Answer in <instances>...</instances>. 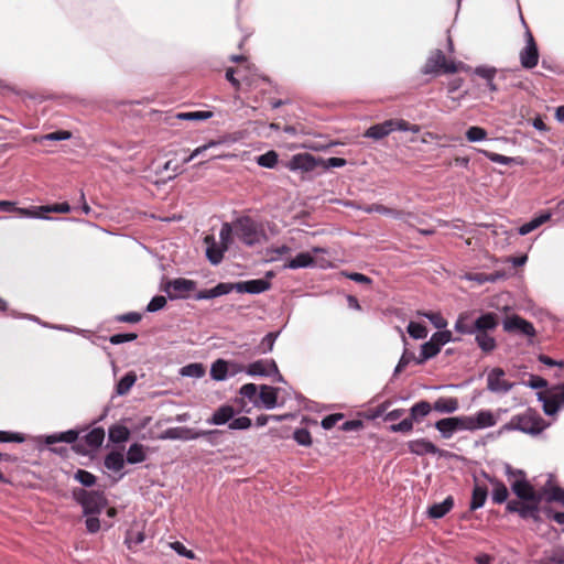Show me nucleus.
<instances>
[{
  "mask_svg": "<svg viewBox=\"0 0 564 564\" xmlns=\"http://www.w3.org/2000/svg\"><path fill=\"white\" fill-rule=\"evenodd\" d=\"M549 426L547 423L533 410H527L522 414L513 415L510 421L503 424L498 434L501 435L510 431H520L525 434H540Z\"/></svg>",
  "mask_w": 564,
  "mask_h": 564,
  "instance_id": "1",
  "label": "nucleus"
},
{
  "mask_svg": "<svg viewBox=\"0 0 564 564\" xmlns=\"http://www.w3.org/2000/svg\"><path fill=\"white\" fill-rule=\"evenodd\" d=\"M505 474L513 494L521 501H535V499H541V490H536L534 486L527 480L522 470L513 469L510 465H506Z\"/></svg>",
  "mask_w": 564,
  "mask_h": 564,
  "instance_id": "2",
  "label": "nucleus"
},
{
  "mask_svg": "<svg viewBox=\"0 0 564 564\" xmlns=\"http://www.w3.org/2000/svg\"><path fill=\"white\" fill-rule=\"evenodd\" d=\"M328 251L322 247H314L311 251L300 252L291 258L285 264V269H303V268H328L330 261L327 258Z\"/></svg>",
  "mask_w": 564,
  "mask_h": 564,
  "instance_id": "3",
  "label": "nucleus"
},
{
  "mask_svg": "<svg viewBox=\"0 0 564 564\" xmlns=\"http://www.w3.org/2000/svg\"><path fill=\"white\" fill-rule=\"evenodd\" d=\"M235 236L243 243L252 246L265 239L262 226L250 217H240L234 221Z\"/></svg>",
  "mask_w": 564,
  "mask_h": 564,
  "instance_id": "4",
  "label": "nucleus"
},
{
  "mask_svg": "<svg viewBox=\"0 0 564 564\" xmlns=\"http://www.w3.org/2000/svg\"><path fill=\"white\" fill-rule=\"evenodd\" d=\"M460 67L463 68L462 64L457 65L454 62H448L444 53L440 50H436L427 58L423 72L425 74L437 73L438 70H443L445 73H456Z\"/></svg>",
  "mask_w": 564,
  "mask_h": 564,
  "instance_id": "5",
  "label": "nucleus"
},
{
  "mask_svg": "<svg viewBox=\"0 0 564 564\" xmlns=\"http://www.w3.org/2000/svg\"><path fill=\"white\" fill-rule=\"evenodd\" d=\"M195 290L196 282L184 278L171 280L164 288V291L171 300L186 299Z\"/></svg>",
  "mask_w": 564,
  "mask_h": 564,
  "instance_id": "6",
  "label": "nucleus"
},
{
  "mask_svg": "<svg viewBox=\"0 0 564 564\" xmlns=\"http://www.w3.org/2000/svg\"><path fill=\"white\" fill-rule=\"evenodd\" d=\"M79 502L83 506L85 516L97 514L107 505L105 496L98 491H83Z\"/></svg>",
  "mask_w": 564,
  "mask_h": 564,
  "instance_id": "7",
  "label": "nucleus"
},
{
  "mask_svg": "<svg viewBox=\"0 0 564 564\" xmlns=\"http://www.w3.org/2000/svg\"><path fill=\"white\" fill-rule=\"evenodd\" d=\"M506 373L501 368H494L487 373V389L494 393H507L513 387V383L508 381Z\"/></svg>",
  "mask_w": 564,
  "mask_h": 564,
  "instance_id": "8",
  "label": "nucleus"
},
{
  "mask_svg": "<svg viewBox=\"0 0 564 564\" xmlns=\"http://www.w3.org/2000/svg\"><path fill=\"white\" fill-rule=\"evenodd\" d=\"M319 165V160L310 153H299L293 155L285 164L286 169L292 172H312Z\"/></svg>",
  "mask_w": 564,
  "mask_h": 564,
  "instance_id": "9",
  "label": "nucleus"
},
{
  "mask_svg": "<svg viewBox=\"0 0 564 564\" xmlns=\"http://www.w3.org/2000/svg\"><path fill=\"white\" fill-rule=\"evenodd\" d=\"M525 46L520 52V63L522 67L530 69L538 65L539 51L536 43L533 39V35L531 34L529 29H527L525 31Z\"/></svg>",
  "mask_w": 564,
  "mask_h": 564,
  "instance_id": "10",
  "label": "nucleus"
},
{
  "mask_svg": "<svg viewBox=\"0 0 564 564\" xmlns=\"http://www.w3.org/2000/svg\"><path fill=\"white\" fill-rule=\"evenodd\" d=\"M278 392L279 389L262 384L259 388V398L254 402V408L272 410L278 405Z\"/></svg>",
  "mask_w": 564,
  "mask_h": 564,
  "instance_id": "11",
  "label": "nucleus"
},
{
  "mask_svg": "<svg viewBox=\"0 0 564 564\" xmlns=\"http://www.w3.org/2000/svg\"><path fill=\"white\" fill-rule=\"evenodd\" d=\"M245 371L250 377H270L276 372V364L273 359H260L249 364Z\"/></svg>",
  "mask_w": 564,
  "mask_h": 564,
  "instance_id": "12",
  "label": "nucleus"
},
{
  "mask_svg": "<svg viewBox=\"0 0 564 564\" xmlns=\"http://www.w3.org/2000/svg\"><path fill=\"white\" fill-rule=\"evenodd\" d=\"M503 329L506 332L521 333L527 336L534 335L533 325L518 315L507 316L503 321Z\"/></svg>",
  "mask_w": 564,
  "mask_h": 564,
  "instance_id": "13",
  "label": "nucleus"
},
{
  "mask_svg": "<svg viewBox=\"0 0 564 564\" xmlns=\"http://www.w3.org/2000/svg\"><path fill=\"white\" fill-rule=\"evenodd\" d=\"M235 415L236 410L234 409L232 405L223 404L221 406L215 410L213 415L207 420V423L213 425H229Z\"/></svg>",
  "mask_w": 564,
  "mask_h": 564,
  "instance_id": "14",
  "label": "nucleus"
},
{
  "mask_svg": "<svg viewBox=\"0 0 564 564\" xmlns=\"http://www.w3.org/2000/svg\"><path fill=\"white\" fill-rule=\"evenodd\" d=\"M473 431L482 430L496 425L498 417L489 410H480L470 415Z\"/></svg>",
  "mask_w": 564,
  "mask_h": 564,
  "instance_id": "15",
  "label": "nucleus"
},
{
  "mask_svg": "<svg viewBox=\"0 0 564 564\" xmlns=\"http://www.w3.org/2000/svg\"><path fill=\"white\" fill-rule=\"evenodd\" d=\"M270 288V282L264 279L249 280L236 283V291L239 293L259 294Z\"/></svg>",
  "mask_w": 564,
  "mask_h": 564,
  "instance_id": "16",
  "label": "nucleus"
},
{
  "mask_svg": "<svg viewBox=\"0 0 564 564\" xmlns=\"http://www.w3.org/2000/svg\"><path fill=\"white\" fill-rule=\"evenodd\" d=\"M408 447L412 454H415L419 456L426 455V454H432V455L441 454V451L432 442L427 441L426 438H417V440L410 441L408 443Z\"/></svg>",
  "mask_w": 564,
  "mask_h": 564,
  "instance_id": "17",
  "label": "nucleus"
},
{
  "mask_svg": "<svg viewBox=\"0 0 564 564\" xmlns=\"http://www.w3.org/2000/svg\"><path fill=\"white\" fill-rule=\"evenodd\" d=\"M489 484L491 485V499L495 503H503L508 500L509 491L506 485L495 477L485 475Z\"/></svg>",
  "mask_w": 564,
  "mask_h": 564,
  "instance_id": "18",
  "label": "nucleus"
},
{
  "mask_svg": "<svg viewBox=\"0 0 564 564\" xmlns=\"http://www.w3.org/2000/svg\"><path fill=\"white\" fill-rule=\"evenodd\" d=\"M206 245V256L213 264H218L223 260L226 251L220 245H217L214 236H206L204 239Z\"/></svg>",
  "mask_w": 564,
  "mask_h": 564,
  "instance_id": "19",
  "label": "nucleus"
},
{
  "mask_svg": "<svg viewBox=\"0 0 564 564\" xmlns=\"http://www.w3.org/2000/svg\"><path fill=\"white\" fill-rule=\"evenodd\" d=\"M498 316L494 313H485L474 321V330L491 332L498 326Z\"/></svg>",
  "mask_w": 564,
  "mask_h": 564,
  "instance_id": "20",
  "label": "nucleus"
},
{
  "mask_svg": "<svg viewBox=\"0 0 564 564\" xmlns=\"http://www.w3.org/2000/svg\"><path fill=\"white\" fill-rule=\"evenodd\" d=\"M234 366H236L235 362L217 359L210 367V377L216 381H223L227 379L230 367Z\"/></svg>",
  "mask_w": 564,
  "mask_h": 564,
  "instance_id": "21",
  "label": "nucleus"
},
{
  "mask_svg": "<svg viewBox=\"0 0 564 564\" xmlns=\"http://www.w3.org/2000/svg\"><path fill=\"white\" fill-rule=\"evenodd\" d=\"M458 408L459 402L456 398L453 397L438 398L433 404V410L444 414L454 413L458 410Z\"/></svg>",
  "mask_w": 564,
  "mask_h": 564,
  "instance_id": "22",
  "label": "nucleus"
},
{
  "mask_svg": "<svg viewBox=\"0 0 564 564\" xmlns=\"http://www.w3.org/2000/svg\"><path fill=\"white\" fill-rule=\"evenodd\" d=\"M473 335H475V340L478 347L484 352H491L496 349L497 343L494 336H491L490 332H478L474 330Z\"/></svg>",
  "mask_w": 564,
  "mask_h": 564,
  "instance_id": "23",
  "label": "nucleus"
},
{
  "mask_svg": "<svg viewBox=\"0 0 564 564\" xmlns=\"http://www.w3.org/2000/svg\"><path fill=\"white\" fill-rule=\"evenodd\" d=\"M0 210L1 212H17L20 216L26 218H44L42 215L37 213L36 209L33 208H20L14 207V204L9 200H0ZM50 219L48 217H45Z\"/></svg>",
  "mask_w": 564,
  "mask_h": 564,
  "instance_id": "24",
  "label": "nucleus"
},
{
  "mask_svg": "<svg viewBox=\"0 0 564 564\" xmlns=\"http://www.w3.org/2000/svg\"><path fill=\"white\" fill-rule=\"evenodd\" d=\"M392 120H387L382 123L371 126L366 132V138H371L375 140H380L392 132Z\"/></svg>",
  "mask_w": 564,
  "mask_h": 564,
  "instance_id": "25",
  "label": "nucleus"
},
{
  "mask_svg": "<svg viewBox=\"0 0 564 564\" xmlns=\"http://www.w3.org/2000/svg\"><path fill=\"white\" fill-rule=\"evenodd\" d=\"M546 496L547 501H555L564 505V489L553 485L549 479L547 484L541 489V497Z\"/></svg>",
  "mask_w": 564,
  "mask_h": 564,
  "instance_id": "26",
  "label": "nucleus"
},
{
  "mask_svg": "<svg viewBox=\"0 0 564 564\" xmlns=\"http://www.w3.org/2000/svg\"><path fill=\"white\" fill-rule=\"evenodd\" d=\"M454 506V500L452 497H447L444 501L440 503H435L432 507H430L427 513L433 519H441L443 518L447 512L451 511V509Z\"/></svg>",
  "mask_w": 564,
  "mask_h": 564,
  "instance_id": "27",
  "label": "nucleus"
},
{
  "mask_svg": "<svg viewBox=\"0 0 564 564\" xmlns=\"http://www.w3.org/2000/svg\"><path fill=\"white\" fill-rule=\"evenodd\" d=\"M541 499H535V501H521L520 508V517L523 519L532 518L533 520H539V506Z\"/></svg>",
  "mask_w": 564,
  "mask_h": 564,
  "instance_id": "28",
  "label": "nucleus"
},
{
  "mask_svg": "<svg viewBox=\"0 0 564 564\" xmlns=\"http://www.w3.org/2000/svg\"><path fill=\"white\" fill-rule=\"evenodd\" d=\"M550 218H551V214L550 213H544V214L533 218L529 223L522 225L519 228V234L521 236H525V235L530 234L531 231L535 230L536 228H539L544 223L549 221Z\"/></svg>",
  "mask_w": 564,
  "mask_h": 564,
  "instance_id": "29",
  "label": "nucleus"
},
{
  "mask_svg": "<svg viewBox=\"0 0 564 564\" xmlns=\"http://www.w3.org/2000/svg\"><path fill=\"white\" fill-rule=\"evenodd\" d=\"M441 351V348L436 346L431 339L421 346V351L416 358V364H423L426 360L435 357Z\"/></svg>",
  "mask_w": 564,
  "mask_h": 564,
  "instance_id": "30",
  "label": "nucleus"
},
{
  "mask_svg": "<svg viewBox=\"0 0 564 564\" xmlns=\"http://www.w3.org/2000/svg\"><path fill=\"white\" fill-rule=\"evenodd\" d=\"M105 466L112 471H120L124 467V457L120 452H111L105 458Z\"/></svg>",
  "mask_w": 564,
  "mask_h": 564,
  "instance_id": "31",
  "label": "nucleus"
},
{
  "mask_svg": "<svg viewBox=\"0 0 564 564\" xmlns=\"http://www.w3.org/2000/svg\"><path fill=\"white\" fill-rule=\"evenodd\" d=\"M145 448L143 445L134 443L129 447L127 453V462L129 464L142 463L143 460H145Z\"/></svg>",
  "mask_w": 564,
  "mask_h": 564,
  "instance_id": "32",
  "label": "nucleus"
},
{
  "mask_svg": "<svg viewBox=\"0 0 564 564\" xmlns=\"http://www.w3.org/2000/svg\"><path fill=\"white\" fill-rule=\"evenodd\" d=\"M487 495V488L477 484L473 490L470 509L476 510L481 508L486 502Z\"/></svg>",
  "mask_w": 564,
  "mask_h": 564,
  "instance_id": "33",
  "label": "nucleus"
},
{
  "mask_svg": "<svg viewBox=\"0 0 564 564\" xmlns=\"http://www.w3.org/2000/svg\"><path fill=\"white\" fill-rule=\"evenodd\" d=\"M137 381V375L133 371L126 373L117 383L116 392L119 395H124L133 387Z\"/></svg>",
  "mask_w": 564,
  "mask_h": 564,
  "instance_id": "34",
  "label": "nucleus"
},
{
  "mask_svg": "<svg viewBox=\"0 0 564 564\" xmlns=\"http://www.w3.org/2000/svg\"><path fill=\"white\" fill-rule=\"evenodd\" d=\"M433 406L426 401H420L410 409L411 419L419 421L421 417L429 415Z\"/></svg>",
  "mask_w": 564,
  "mask_h": 564,
  "instance_id": "35",
  "label": "nucleus"
},
{
  "mask_svg": "<svg viewBox=\"0 0 564 564\" xmlns=\"http://www.w3.org/2000/svg\"><path fill=\"white\" fill-rule=\"evenodd\" d=\"M454 327L455 330L460 334H473L474 322L470 321L469 313H462L458 316Z\"/></svg>",
  "mask_w": 564,
  "mask_h": 564,
  "instance_id": "36",
  "label": "nucleus"
},
{
  "mask_svg": "<svg viewBox=\"0 0 564 564\" xmlns=\"http://www.w3.org/2000/svg\"><path fill=\"white\" fill-rule=\"evenodd\" d=\"M129 436L130 431L123 425H113L109 429V440L113 443H123Z\"/></svg>",
  "mask_w": 564,
  "mask_h": 564,
  "instance_id": "37",
  "label": "nucleus"
},
{
  "mask_svg": "<svg viewBox=\"0 0 564 564\" xmlns=\"http://www.w3.org/2000/svg\"><path fill=\"white\" fill-rule=\"evenodd\" d=\"M77 438V432L69 430L63 433L48 435L45 437V443L51 445L55 444L57 442H64V443H73Z\"/></svg>",
  "mask_w": 564,
  "mask_h": 564,
  "instance_id": "38",
  "label": "nucleus"
},
{
  "mask_svg": "<svg viewBox=\"0 0 564 564\" xmlns=\"http://www.w3.org/2000/svg\"><path fill=\"white\" fill-rule=\"evenodd\" d=\"M232 235H235L234 223L232 224L225 223L221 226V229L219 232V238H220L219 245L225 250H227L230 247V245L232 243Z\"/></svg>",
  "mask_w": 564,
  "mask_h": 564,
  "instance_id": "39",
  "label": "nucleus"
},
{
  "mask_svg": "<svg viewBox=\"0 0 564 564\" xmlns=\"http://www.w3.org/2000/svg\"><path fill=\"white\" fill-rule=\"evenodd\" d=\"M185 433H188V431L181 429V427L167 429L160 436V438H162V440H176V438L191 440V438H196L199 435L198 433L193 434V435H186Z\"/></svg>",
  "mask_w": 564,
  "mask_h": 564,
  "instance_id": "40",
  "label": "nucleus"
},
{
  "mask_svg": "<svg viewBox=\"0 0 564 564\" xmlns=\"http://www.w3.org/2000/svg\"><path fill=\"white\" fill-rule=\"evenodd\" d=\"M180 373L183 377L202 378L205 375V368L202 364L194 362L182 367Z\"/></svg>",
  "mask_w": 564,
  "mask_h": 564,
  "instance_id": "41",
  "label": "nucleus"
},
{
  "mask_svg": "<svg viewBox=\"0 0 564 564\" xmlns=\"http://www.w3.org/2000/svg\"><path fill=\"white\" fill-rule=\"evenodd\" d=\"M435 429L444 438H451L455 434L452 417H445L435 423Z\"/></svg>",
  "mask_w": 564,
  "mask_h": 564,
  "instance_id": "42",
  "label": "nucleus"
},
{
  "mask_svg": "<svg viewBox=\"0 0 564 564\" xmlns=\"http://www.w3.org/2000/svg\"><path fill=\"white\" fill-rule=\"evenodd\" d=\"M86 443L93 447L97 448L99 447L105 438V431L101 427L93 429L87 435L85 436Z\"/></svg>",
  "mask_w": 564,
  "mask_h": 564,
  "instance_id": "43",
  "label": "nucleus"
},
{
  "mask_svg": "<svg viewBox=\"0 0 564 564\" xmlns=\"http://www.w3.org/2000/svg\"><path fill=\"white\" fill-rule=\"evenodd\" d=\"M539 401L543 404V411L546 415H555L560 408L556 405L555 400L552 398L551 394L545 397L542 392L538 393Z\"/></svg>",
  "mask_w": 564,
  "mask_h": 564,
  "instance_id": "44",
  "label": "nucleus"
},
{
  "mask_svg": "<svg viewBox=\"0 0 564 564\" xmlns=\"http://www.w3.org/2000/svg\"><path fill=\"white\" fill-rule=\"evenodd\" d=\"M239 394L242 399H248L254 405L259 398V389L254 383H246L239 389Z\"/></svg>",
  "mask_w": 564,
  "mask_h": 564,
  "instance_id": "45",
  "label": "nucleus"
},
{
  "mask_svg": "<svg viewBox=\"0 0 564 564\" xmlns=\"http://www.w3.org/2000/svg\"><path fill=\"white\" fill-rule=\"evenodd\" d=\"M278 153L275 151H268L257 158V162L260 166L272 169L278 163Z\"/></svg>",
  "mask_w": 564,
  "mask_h": 564,
  "instance_id": "46",
  "label": "nucleus"
},
{
  "mask_svg": "<svg viewBox=\"0 0 564 564\" xmlns=\"http://www.w3.org/2000/svg\"><path fill=\"white\" fill-rule=\"evenodd\" d=\"M33 209H36L37 213L41 215V213H69L70 206L67 203H61V204H53L47 206H40V207H33Z\"/></svg>",
  "mask_w": 564,
  "mask_h": 564,
  "instance_id": "47",
  "label": "nucleus"
},
{
  "mask_svg": "<svg viewBox=\"0 0 564 564\" xmlns=\"http://www.w3.org/2000/svg\"><path fill=\"white\" fill-rule=\"evenodd\" d=\"M408 333L409 335L414 339H423L427 336V329L424 325L416 323V322H410L408 325Z\"/></svg>",
  "mask_w": 564,
  "mask_h": 564,
  "instance_id": "48",
  "label": "nucleus"
},
{
  "mask_svg": "<svg viewBox=\"0 0 564 564\" xmlns=\"http://www.w3.org/2000/svg\"><path fill=\"white\" fill-rule=\"evenodd\" d=\"M455 433L458 431H473L470 415L452 416Z\"/></svg>",
  "mask_w": 564,
  "mask_h": 564,
  "instance_id": "49",
  "label": "nucleus"
},
{
  "mask_svg": "<svg viewBox=\"0 0 564 564\" xmlns=\"http://www.w3.org/2000/svg\"><path fill=\"white\" fill-rule=\"evenodd\" d=\"M466 138L469 142H479L487 138V131L484 128L473 126L467 129Z\"/></svg>",
  "mask_w": 564,
  "mask_h": 564,
  "instance_id": "50",
  "label": "nucleus"
},
{
  "mask_svg": "<svg viewBox=\"0 0 564 564\" xmlns=\"http://www.w3.org/2000/svg\"><path fill=\"white\" fill-rule=\"evenodd\" d=\"M181 120H207L213 117L210 111L181 112L176 116Z\"/></svg>",
  "mask_w": 564,
  "mask_h": 564,
  "instance_id": "51",
  "label": "nucleus"
},
{
  "mask_svg": "<svg viewBox=\"0 0 564 564\" xmlns=\"http://www.w3.org/2000/svg\"><path fill=\"white\" fill-rule=\"evenodd\" d=\"M438 348L453 340L451 330H440L432 335L430 338Z\"/></svg>",
  "mask_w": 564,
  "mask_h": 564,
  "instance_id": "52",
  "label": "nucleus"
},
{
  "mask_svg": "<svg viewBox=\"0 0 564 564\" xmlns=\"http://www.w3.org/2000/svg\"><path fill=\"white\" fill-rule=\"evenodd\" d=\"M420 315L430 319V322L438 329H444L447 326V321L440 313H419Z\"/></svg>",
  "mask_w": 564,
  "mask_h": 564,
  "instance_id": "53",
  "label": "nucleus"
},
{
  "mask_svg": "<svg viewBox=\"0 0 564 564\" xmlns=\"http://www.w3.org/2000/svg\"><path fill=\"white\" fill-rule=\"evenodd\" d=\"M252 425V422H251V419H249L248 416H238V417H235L232 419V421L229 423V429L230 430H248L250 429Z\"/></svg>",
  "mask_w": 564,
  "mask_h": 564,
  "instance_id": "54",
  "label": "nucleus"
},
{
  "mask_svg": "<svg viewBox=\"0 0 564 564\" xmlns=\"http://www.w3.org/2000/svg\"><path fill=\"white\" fill-rule=\"evenodd\" d=\"M414 421L411 417H406L402 420L400 423L393 424L390 426V431L398 433H409L413 430Z\"/></svg>",
  "mask_w": 564,
  "mask_h": 564,
  "instance_id": "55",
  "label": "nucleus"
},
{
  "mask_svg": "<svg viewBox=\"0 0 564 564\" xmlns=\"http://www.w3.org/2000/svg\"><path fill=\"white\" fill-rule=\"evenodd\" d=\"M169 546L175 551L178 555L184 556L189 560L195 558V554L193 551L185 547V545L178 541L169 543Z\"/></svg>",
  "mask_w": 564,
  "mask_h": 564,
  "instance_id": "56",
  "label": "nucleus"
},
{
  "mask_svg": "<svg viewBox=\"0 0 564 564\" xmlns=\"http://www.w3.org/2000/svg\"><path fill=\"white\" fill-rule=\"evenodd\" d=\"M392 131L400 130V131H410L413 133H417L420 131V127L416 124H410L405 120H392Z\"/></svg>",
  "mask_w": 564,
  "mask_h": 564,
  "instance_id": "57",
  "label": "nucleus"
},
{
  "mask_svg": "<svg viewBox=\"0 0 564 564\" xmlns=\"http://www.w3.org/2000/svg\"><path fill=\"white\" fill-rule=\"evenodd\" d=\"M75 479L87 487L93 486L96 481V477L91 473L82 469L76 471Z\"/></svg>",
  "mask_w": 564,
  "mask_h": 564,
  "instance_id": "58",
  "label": "nucleus"
},
{
  "mask_svg": "<svg viewBox=\"0 0 564 564\" xmlns=\"http://www.w3.org/2000/svg\"><path fill=\"white\" fill-rule=\"evenodd\" d=\"M278 336H279V333L267 334L260 344L261 351L262 352L271 351L273 349V346H274V343H275Z\"/></svg>",
  "mask_w": 564,
  "mask_h": 564,
  "instance_id": "59",
  "label": "nucleus"
},
{
  "mask_svg": "<svg viewBox=\"0 0 564 564\" xmlns=\"http://www.w3.org/2000/svg\"><path fill=\"white\" fill-rule=\"evenodd\" d=\"M474 73L488 82L495 78L497 69L490 66H479L474 69Z\"/></svg>",
  "mask_w": 564,
  "mask_h": 564,
  "instance_id": "60",
  "label": "nucleus"
},
{
  "mask_svg": "<svg viewBox=\"0 0 564 564\" xmlns=\"http://www.w3.org/2000/svg\"><path fill=\"white\" fill-rule=\"evenodd\" d=\"M166 305V299L163 295L154 296L147 306L148 312H158Z\"/></svg>",
  "mask_w": 564,
  "mask_h": 564,
  "instance_id": "61",
  "label": "nucleus"
},
{
  "mask_svg": "<svg viewBox=\"0 0 564 564\" xmlns=\"http://www.w3.org/2000/svg\"><path fill=\"white\" fill-rule=\"evenodd\" d=\"M294 440L300 445H304V446L311 445V443H312L311 434L305 429L296 430L294 432Z\"/></svg>",
  "mask_w": 564,
  "mask_h": 564,
  "instance_id": "62",
  "label": "nucleus"
},
{
  "mask_svg": "<svg viewBox=\"0 0 564 564\" xmlns=\"http://www.w3.org/2000/svg\"><path fill=\"white\" fill-rule=\"evenodd\" d=\"M490 161L495 162V163H499V164H503V165H508L510 164L513 159L512 158H509V156H506V155H502V154H498V153H494V152H488V151H481Z\"/></svg>",
  "mask_w": 564,
  "mask_h": 564,
  "instance_id": "63",
  "label": "nucleus"
},
{
  "mask_svg": "<svg viewBox=\"0 0 564 564\" xmlns=\"http://www.w3.org/2000/svg\"><path fill=\"white\" fill-rule=\"evenodd\" d=\"M550 394L555 400V403L560 409L564 406V383L553 389Z\"/></svg>",
  "mask_w": 564,
  "mask_h": 564,
  "instance_id": "64",
  "label": "nucleus"
}]
</instances>
